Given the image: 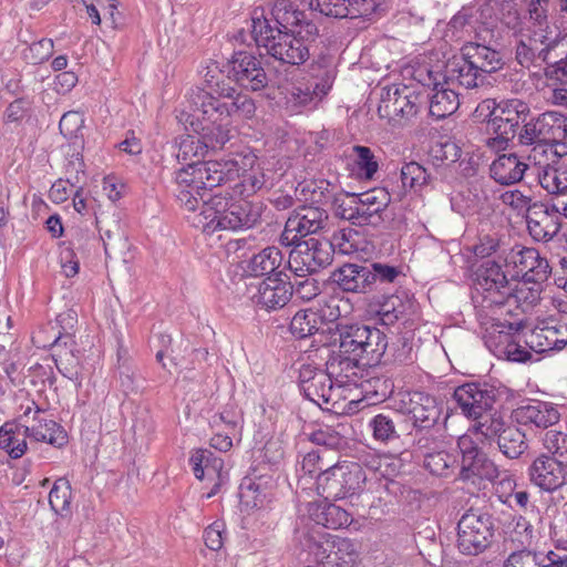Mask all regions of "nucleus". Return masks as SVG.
Instances as JSON below:
<instances>
[{
  "label": "nucleus",
  "mask_w": 567,
  "mask_h": 567,
  "mask_svg": "<svg viewBox=\"0 0 567 567\" xmlns=\"http://www.w3.org/2000/svg\"><path fill=\"white\" fill-rule=\"evenodd\" d=\"M454 463L455 457L444 450L424 454L423 466L435 476L447 477Z\"/></svg>",
  "instance_id": "nucleus-55"
},
{
  "label": "nucleus",
  "mask_w": 567,
  "mask_h": 567,
  "mask_svg": "<svg viewBox=\"0 0 567 567\" xmlns=\"http://www.w3.org/2000/svg\"><path fill=\"white\" fill-rule=\"evenodd\" d=\"M402 416L398 412L379 413L370 419L369 429L375 441L389 444L400 440L398 424Z\"/></svg>",
  "instance_id": "nucleus-40"
},
{
  "label": "nucleus",
  "mask_w": 567,
  "mask_h": 567,
  "mask_svg": "<svg viewBox=\"0 0 567 567\" xmlns=\"http://www.w3.org/2000/svg\"><path fill=\"white\" fill-rule=\"evenodd\" d=\"M284 255L278 247L268 246L255 254L248 261V271L254 277L275 276L279 274Z\"/></svg>",
  "instance_id": "nucleus-39"
},
{
  "label": "nucleus",
  "mask_w": 567,
  "mask_h": 567,
  "mask_svg": "<svg viewBox=\"0 0 567 567\" xmlns=\"http://www.w3.org/2000/svg\"><path fill=\"white\" fill-rule=\"evenodd\" d=\"M499 451L511 460L518 458L528 447L525 434L514 425L507 427L497 439Z\"/></svg>",
  "instance_id": "nucleus-46"
},
{
  "label": "nucleus",
  "mask_w": 567,
  "mask_h": 567,
  "mask_svg": "<svg viewBox=\"0 0 567 567\" xmlns=\"http://www.w3.org/2000/svg\"><path fill=\"white\" fill-rule=\"evenodd\" d=\"M507 396V389L489 382H466L454 389L453 400L467 419L484 416Z\"/></svg>",
  "instance_id": "nucleus-12"
},
{
  "label": "nucleus",
  "mask_w": 567,
  "mask_h": 567,
  "mask_svg": "<svg viewBox=\"0 0 567 567\" xmlns=\"http://www.w3.org/2000/svg\"><path fill=\"white\" fill-rule=\"evenodd\" d=\"M461 52H463V56L471 61L478 73H482L485 81L487 74L495 73L504 66L502 53L488 45L468 42L463 45Z\"/></svg>",
  "instance_id": "nucleus-31"
},
{
  "label": "nucleus",
  "mask_w": 567,
  "mask_h": 567,
  "mask_svg": "<svg viewBox=\"0 0 567 567\" xmlns=\"http://www.w3.org/2000/svg\"><path fill=\"white\" fill-rule=\"evenodd\" d=\"M311 70L310 83L317 90L315 94H317L318 100H321L331 90L337 72L334 68L321 64L312 65Z\"/></svg>",
  "instance_id": "nucleus-59"
},
{
  "label": "nucleus",
  "mask_w": 567,
  "mask_h": 567,
  "mask_svg": "<svg viewBox=\"0 0 567 567\" xmlns=\"http://www.w3.org/2000/svg\"><path fill=\"white\" fill-rule=\"evenodd\" d=\"M546 39L535 35L533 32H526L520 35L519 41L516 44L515 59L523 68L538 66L540 68V61H548V52L542 53V47Z\"/></svg>",
  "instance_id": "nucleus-35"
},
{
  "label": "nucleus",
  "mask_w": 567,
  "mask_h": 567,
  "mask_svg": "<svg viewBox=\"0 0 567 567\" xmlns=\"http://www.w3.org/2000/svg\"><path fill=\"white\" fill-rule=\"evenodd\" d=\"M434 93L430 99L429 112L431 116L441 120L453 114L460 106V93L452 85L443 83L434 84Z\"/></svg>",
  "instance_id": "nucleus-38"
},
{
  "label": "nucleus",
  "mask_w": 567,
  "mask_h": 567,
  "mask_svg": "<svg viewBox=\"0 0 567 567\" xmlns=\"http://www.w3.org/2000/svg\"><path fill=\"white\" fill-rule=\"evenodd\" d=\"M240 178L235 185L241 196H251L265 189L264 168L251 151L236 153L227 159L189 164L175 173V197L188 212L197 209L200 189L214 188Z\"/></svg>",
  "instance_id": "nucleus-2"
},
{
  "label": "nucleus",
  "mask_w": 567,
  "mask_h": 567,
  "mask_svg": "<svg viewBox=\"0 0 567 567\" xmlns=\"http://www.w3.org/2000/svg\"><path fill=\"white\" fill-rule=\"evenodd\" d=\"M72 488L68 480L59 478L54 482L49 493V504L51 509L61 516L70 513Z\"/></svg>",
  "instance_id": "nucleus-54"
},
{
  "label": "nucleus",
  "mask_w": 567,
  "mask_h": 567,
  "mask_svg": "<svg viewBox=\"0 0 567 567\" xmlns=\"http://www.w3.org/2000/svg\"><path fill=\"white\" fill-rule=\"evenodd\" d=\"M414 445L417 450L427 453L440 450L443 443L446 425H440L436 430H414Z\"/></svg>",
  "instance_id": "nucleus-61"
},
{
  "label": "nucleus",
  "mask_w": 567,
  "mask_h": 567,
  "mask_svg": "<svg viewBox=\"0 0 567 567\" xmlns=\"http://www.w3.org/2000/svg\"><path fill=\"white\" fill-rule=\"evenodd\" d=\"M559 445V440L553 442L548 452L536 456L527 468L528 480L540 492L555 493L566 486L567 456Z\"/></svg>",
  "instance_id": "nucleus-10"
},
{
  "label": "nucleus",
  "mask_w": 567,
  "mask_h": 567,
  "mask_svg": "<svg viewBox=\"0 0 567 567\" xmlns=\"http://www.w3.org/2000/svg\"><path fill=\"white\" fill-rule=\"evenodd\" d=\"M208 153L207 148L204 147L199 136H186L179 143V148L176 154V158L179 163L185 164L183 168L187 167L189 164L198 163L199 157H204ZM203 161H200L202 163ZM182 169V167H181ZM179 171V168H178ZM177 169L174 172V174ZM176 185L174 184L173 192L175 193Z\"/></svg>",
  "instance_id": "nucleus-52"
},
{
  "label": "nucleus",
  "mask_w": 567,
  "mask_h": 567,
  "mask_svg": "<svg viewBox=\"0 0 567 567\" xmlns=\"http://www.w3.org/2000/svg\"><path fill=\"white\" fill-rule=\"evenodd\" d=\"M525 323L523 320L515 322L492 323L484 333L486 348L498 359L512 362L525 363L528 361L526 351Z\"/></svg>",
  "instance_id": "nucleus-11"
},
{
  "label": "nucleus",
  "mask_w": 567,
  "mask_h": 567,
  "mask_svg": "<svg viewBox=\"0 0 567 567\" xmlns=\"http://www.w3.org/2000/svg\"><path fill=\"white\" fill-rule=\"evenodd\" d=\"M430 156L436 164L450 165L460 161L462 148L455 141L445 138L433 143Z\"/></svg>",
  "instance_id": "nucleus-56"
},
{
  "label": "nucleus",
  "mask_w": 567,
  "mask_h": 567,
  "mask_svg": "<svg viewBox=\"0 0 567 567\" xmlns=\"http://www.w3.org/2000/svg\"><path fill=\"white\" fill-rule=\"evenodd\" d=\"M295 540L307 553L306 561H313L324 567L326 564L338 565L339 560L348 564L354 561L357 550L348 539L330 535L323 530L299 528L295 532Z\"/></svg>",
  "instance_id": "nucleus-7"
},
{
  "label": "nucleus",
  "mask_w": 567,
  "mask_h": 567,
  "mask_svg": "<svg viewBox=\"0 0 567 567\" xmlns=\"http://www.w3.org/2000/svg\"><path fill=\"white\" fill-rule=\"evenodd\" d=\"M339 348L346 358L340 364L353 365H377L383 351L380 352V344L383 341V332L374 327L365 324H338Z\"/></svg>",
  "instance_id": "nucleus-6"
},
{
  "label": "nucleus",
  "mask_w": 567,
  "mask_h": 567,
  "mask_svg": "<svg viewBox=\"0 0 567 567\" xmlns=\"http://www.w3.org/2000/svg\"><path fill=\"white\" fill-rule=\"evenodd\" d=\"M307 512L308 518H301L295 532L299 528L339 529L348 527L352 522L351 515L344 508L332 503H308Z\"/></svg>",
  "instance_id": "nucleus-22"
},
{
  "label": "nucleus",
  "mask_w": 567,
  "mask_h": 567,
  "mask_svg": "<svg viewBox=\"0 0 567 567\" xmlns=\"http://www.w3.org/2000/svg\"><path fill=\"white\" fill-rule=\"evenodd\" d=\"M457 447L461 453L460 480L493 482L499 476L498 467L470 435L460 436Z\"/></svg>",
  "instance_id": "nucleus-19"
},
{
  "label": "nucleus",
  "mask_w": 567,
  "mask_h": 567,
  "mask_svg": "<svg viewBox=\"0 0 567 567\" xmlns=\"http://www.w3.org/2000/svg\"><path fill=\"white\" fill-rule=\"evenodd\" d=\"M480 107H492L487 126L495 137L487 140V146L496 152L506 150L520 125L530 117L529 104L520 99L503 100L497 104L494 100H486Z\"/></svg>",
  "instance_id": "nucleus-5"
},
{
  "label": "nucleus",
  "mask_w": 567,
  "mask_h": 567,
  "mask_svg": "<svg viewBox=\"0 0 567 567\" xmlns=\"http://www.w3.org/2000/svg\"><path fill=\"white\" fill-rule=\"evenodd\" d=\"M361 388L368 396L384 401L393 393L394 384L389 378L374 377L363 381Z\"/></svg>",
  "instance_id": "nucleus-62"
},
{
  "label": "nucleus",
  "mask_w": 567,
  "mask_h": 567,
  "mask_svg": "<svg viewBox=\"0 0 567 567\" xmlns=\"http://www.w3.org/2000/svg\"><path fill=\"white\" fill-rule=\"evenodd\" d=\"M370 292L379 290L382 286L394 284L401 276L402 269L385 262H368Z\"/></svg>",
  "instance_id": "nucleus-47"
},
{
  "label": "nucleus",
  "mask_w": 567,
  "mask_h": 567,
  "mask_svg": "<svg viewBox=\"0 0 567 567\" xmlns=\"http://www.w3.org/2000/svg\"><path fill=\"white\" fill-rule=\"evenodd\" d=\"M251 301L267 311L284 308L293 296L289 276L284 271L269 276L248 289Z\"/></svg>",
  "instance_id": "nucleus-20"
},
{
  "label": "nucleus",
  "mask_w": 567,
  "mask_h": 567,
  "mask_svg": "<svg viewBox=\"0 0 567 567\" xmlns=\"http://www.w3.org/2000/svg\"><path fill=\"white\" fill-rule=\"evenodd\" d=\"M321 320L316 311L299 310L290 321V332L297 339H305L319 331Z\"/></svg>",
  "instance_id": "nucleus-49"
},
{
  "label": "nucleus",
  "mask_w": 567,
  "mask_h": 567,
  "mask_svg": "<svg viewBox=\"0 0 567 567\" xmlns=\"http://www.w3.org/2000/svg\"><path fill=\"white\" fill-rule=\"evenodd\" d=\"M355 235L357 231L352 228H344L334 231L331 238L328 239L331 255L333 256L336 251L342 255H349L355 251V245L353 243Z\"/></svg>",
  "instance_id": "nucleus-63"
},
{
  "label": "nucleus",
  "mask_w": 567,
  "mask_h": 567,
  "mask_svg": "<svg viewBox=\"0 0 567 567\" xmlns=\"http://www.w3.org/2000/svg\"><path fill=\"white\" fill-rule=\"evenodd\" d=\"M78 323V312L68 309L56 316L55 323L40 330L34 337L33 342L38 348L76 346L75 330Z\"/></svg>",
  "instance_id": "nucleus-24"
},
{
  "label": "nucleus",
  "mask_w": 567,
  "mask_h": 567,
  "mask_svg": "<svg viewBox=\"0 0 567 567\" xmlns=\"http://www.w3.org/2000/svg\"><path fill=\"white\" fill-rule=\"evenodd\" d=\"M13 423H4L0 427V449L6 450L10 457L20 458L27 451V442L25 440L18 441L14 435Z\"/></svg>",
  "instance_id": "nucleus-60"
},
{
  "label": "nucleus",
  "mask_w": 567,
  "mask_h": 567,
  "mask_svg": "<svg viewBox=\"0 0 567 567\" xmlns=\"http://www.w3.org/2000/svg\"><path fill=\"white\" fill-rule=\"evenodd\" d=\"M505 262L513 266L516 276H520L525 284H540L550 274L547 259L540 257L539 251L532 247L515 245L506 255Z\"/></svg>",
  "instance_id": "nucleus-21"
},
{
  "label": "nucleus",
  "mask_w": 567,
  "mask_h": 567,
  "mask_svg": "<svg viewBox=\"0 0 567 567\" xmlns=\"http://www.w3.org/2000/svg\"><path fill=\"white\" fill-rule=\"evenodd\" d=\"M290 247L288 268L295 277L303 278L319 272L333 260L327 238L310 237Z\"/></svg>",
  "instance_id": "nucleus-14"
},
{
  "label": "nucleus",
  "mask_w": 567,
  "mask_h": 567,
  "mask_svg": "<svg viewBox=\"0 0 567 567\" xmlns=\"http://www.w3.org/2000/svg\"><path fill=\"white\" fill-rule=\"evenodd\" d=\"M189 464L192 465L194 475L198 480H203L205 475L209 478L217 480L207 494V498L216 495L220 491V487L227 482V475L221 472L224 461L215 456L209 450H197L194 452L189 458Z\"/></svg>",
  "instance_id": "nucleus-27"
},
{
  "label": "nucleus",
  "mask_w": 567,
  "mask_h": 567,
  "mask_svg": "<svg viewBox=\"0 0 567 567\" xmlns=\"http://www.w3.org/2000/svg\"><path fill=\"white\" fill-rule=\"evenodd\" d=\"M528 164L515 153L499 155L489 166L491 177L501 185L520 182Z\"/></svg>",
  "instance_id": "nucleus-33"
},
{
  "label": "nucleus",
  "mask_w": 567,
  "mask_h": 567,
  "mask_svg": "<svg viewBox=\"0 0 567 567\" xmlns=\"http://www.w3.org/2000/svg\"><path fill=\"white\" fill-rule=\"evenodd\" d=\"M527 229L532 238L536 241L547 243L559 231V217L556 213H550L548 208L535 207L526 216Z\"/></svg>",
  "instance_id": "nucleus-34"
},
{
  "label": "nucleus",
  "mask_w": 567,
  "mask_h": 567,
  "mask_svg": "<svg viewBox=\"0 0 567 567\" xmlns=\"http://www.w3.org/2000/svg\"><path fill=\"white\" fill-rule=\"evenodd\" d=\"M497 519L482 508H470L457 522L456 547L467 556H477L487 550L495 542Z\"/></svg>",
  "instance_id": "nucleus-8"
},
{
  "label": "nucleus",
  "mask_w": 567,
  "mask_h": 567,
  "mask_svg": "<svg viewBox=\"0 0 567 567\" xmlns=\"http://www.w3.org/2000/svg\"><path fill=\"white\" fill-rule=\"evenodd\" d=\"M227 76L246 91L257 92L266 89L269 76L261 56L251 52L235 51L227 63Z\"/></svg>",
  "instance_id": "nucleus-17"
},
{
  "label": "nucleus",
  "mask_w": 567,
  "mask_h": 567,
  "mask_svg": "<svg viewBox=\"0 0 567 567\" xmlns=\"http://www.w3.org/2000/svg\"><path fill=\"white\" fill-rule=\"evenodd\" d=\"M445 84L454 86L456 90L463 87L471 90L485 85L487 82L483 79L482 73L475 69L468 59L463 56V52L458 58H453L445 68Z\"/></svg>",
  "instance_id": "nucleus-28"
},
{
  "label": "nucleus",
  "mask_w": 567,
  "mask_h": 567,
  "mask_svg": "<svg viewBox=\"0 0 567 567\" xmlns=\"http://www.w3.org/2000/svg\"><path fill=\"white\" fill-rule=\"evenodd\" d=\"M401 181L404 188L416 193L431 183L432 176L421 164L409 162L401 168Z\"/></svg>",
  "instance_id": "nucleus-53"
},
{
  "label": "nucleus",
  "mask_w": 567,
  "mask_h": 567,
  "mask_svg": "<svg viewBox=\"0 0 567 567\" xmlns=\"http://www.w3.org/2000/svg\"><path fill=\"white\" fill-rule=\"evenodd\" d=\"M415 300L405 292L382 297L377 316L381 324L390 327L400 320H409L414 313Z\"/></svg>",
  "instance_id": "nucleus-29"
},
{
  "label": "nucleus",
  "mask_w": 567,
  "mask_h": 567,
  "mask_svg": "<svg viewBox=\"0 0 567 567\" xmlns=\"http://www.w3.org/2000/svg\"><path fill=\"white\" fill-rule=\"evenodd\" d=\"M53 350L52 358L58 371L69 380L82 385V364L80 361V350L76 346L49 347Z\"/></svg>",
  "instance_id": "nucleus-36"
},
{
  "label": "nucleus",
  "mask_w": 567,
  "mask_h": 567,
  "mask_svg": "<svg viewBox=\"0 0 567 567\" xmlns=\"http://www.w3.org/2000/svg\"><path fill=\"white\" fill-rule=\"evenodd\" d=\"M540 300V291L538 288H529L525 285L513 288L509 287L508 297H505L501 307L515 306L520 308L523 312L532 310V308Z\"/></svg>",
  "instance_id": "nucleus-50"
},
{
  "label": "nucleus",
  "mask_w": 567,
  "mask_h": 567,
  "mask_svg": "<svg viewBox=\"0 0 567 567\" xmlns=\"http://www.w3.org/2000/svg\"><path fill=\"white\" fill-rule=\"evenodd\" d=\"M352 152L355 155L353 164L357 175L361 179H372L379 169V162L372 150L368 146L354 145Z\"/></svg>",
  "instance_id": "nucleus-51"
},
{
  "label": "nucleus",
  "mask_w": 567,
  "mask_h": 567,
  "mask_svg": "<svg viewBox=\"0 0 567 567\" xmlns=\"http://www.w3.org/2000/svg\"><path fill=\"white\" fill-rule=\"evenodd\" d=\"M511 281L495 260L483 261L475 271V291L482 297V307H501L508 297Z\"/></svg>",
  "instance_id": "nucleus-18"
},
{
  "label": "nucleus",
  "mask_w": 567,
  "mask_h": 567,
  "mask_svg": "<svg viewBox=\"0 0 567 567\" xmlns=\"http://www.w3.org/2000/svg\"><path fill=\"white\" fill-rule=\"evenodd\" d=\"M24 435L54 447H62L68 443L66 431L52 420H39L38 425L24 426Z\"/></svg>",
  "instance_id": "nucleus-41"
},
{
  "label": "nucleus",
  "mask_w": 567,
  "mask_h": 567,
  "mask_svg": "<svg viewBox=\"0 0 567 567\" xmlns=\"http://www.w3.org/2000/svg\"><path fill=\"white\" fill-rule=\"evenodd\" d=\"M331 280L343 292L370 293L367 264H343L331 274Z\"/></svg>",
  "instance_id": "nucleus-30"
},
{
  "label": "nucleus",
  "mask_w": 567,
  "mask_h": 567,
  "mask_svg": "<svg viewBox=\"0 0 567 567\" xmlns=\"http://www.w3.org/2000/svg\"><path fill=\"white\" fill-rule=\"evenodd\" d=\"M188 103L196 118L192 126L208 152L223 150L229 142L230 118L248 120L256 113L255 101L225 82H217L210 91L192 89Z\"/></svg>",
  "instance_id": "nucleus-3"
},
{
  "label": "nucleus",
  "mask_w": 567,
  "mask_h": 567,
  "mask_svg": "<svg viewBox=\"0 0 567 567\" xmlns=\"http://www.w3.org/2000/svg\"><path fill=\"white\" fill-rule=\"evenodd\" d=\"M401 412L408 416L413 430H436L446 425L449 413L437 396L423 391H412L401 402Z\"/></svg>",
  "instance_id": "nucleus-13"
},
{
  "label": "nucleus",
  "mask_w": 567,
  "mask_h": 567,
  "mask_svg": "<svg viewBox=\"0 0 567 567\" xmlns=\"http://www.w3.org/2000/svg\"><path fill=\"white\" fill-rule=\"evenodd\" d=\"M196 195L202 209L193 212L192 223L203 233L213 235L219 230H238L254 227L261 217V205L246 199H236L229 192L218 193L205 199L206 190ZM199 205L197 206V208Z\"/></svg>",
  "instance_id": "nucleus-4"
},
{
  "label": "nucleus",
  "mask_w": 567,
  "mask_h": 567,
  "mask_svg": "<svg viewBox=\"0 0 567 567\" xmlns=\"http://www.w3.org/2000/svg\"><path fill=\"white\" fill-rule=\"evenodd\" d=\"M306 202L312 206L326 205L333 198L334 186L327 179H311L300 183L296 188Z\"/></svg>",
  "instance_id": "nucleus-45"
},
{
  "label": "nucleus",
  "mask_w": 567,
  "mask_h": 567,
  "mask_svg": "<svg viewBox=\"0 0 567 567\" xmlns=\"http://www.w3.org/2000/svg\"><path fill=\"white\" fill-rule=\"evenodd\" d=\"M543 144L564 141L567 137V116L559 112L547 111L538 115Z\"/></svg>",
  "instance_id": "nucleus-43"
},
{
  "label": "nucleus",
  "mask_w": 567,
  "mask_h": 567,
  "mask_svg": "<svg viewBox=\"0 0 567 567\" xmlns=\"http://www.w3.org/2000/svg\"><path fill=\"white\" fill-rule=\"evenodd\" d=\"M548 11L549 6H545L540 3L538 6L536 1L530 0L527 7V16L526 20V32H533L535 35H539L543 39H546L550 33L549 30V20H548Z\"/></svg>",
  "instance_id": "nucleus-48"
},
{
  "label": "nucleus",
  "mask_w": 567,
  "mask_h": 567,
  "mask_svg": "<svg viewBox=\"0 0 567 567\" xmlns=\"http://www.w3.org/2000/svg\"><path fill=\"white\" fill-rule=\"evenodd\" d=\"M377 8L375 0H336L324 16L337 19L367 18L374 13Z\"/></svg>",
  "instance_id": "nucleus-42"
},
{
  "label": "nucleus",
  "mask_w": 567,
  "mask_h": 567,
  "mask_svg": "<svg viewBox=\"0 0 567 567\" xmlns=\"http://www.w3.org/2000/svg\"><path fill=\"white\" fill-rule=\"evenodd\" d=\"M368 480L359 463L336 464L318 475L317 489L326 501L343 499L360 494Z\"/></svg>",
  "instance_id": "nucleus-9"
},
{
  "label": "nucleus",
  "mask_w": 567,
  "mask_h": 567,
  "mask_svg": "<svg viewBox=\"0 0 567 567\" xmlns=\"http://www.w3.org/2000/svg\"><path fill=\"white\" fill-rule=\"evenodd\" d=\"M422 95L410 86L393 84L382 89L378 114L389 122L409 121L419 113Z\"/></svg>",
  "instance_id": "nucleus-16"
},
{
  "label": "nucleus",
  "mask_w": 567,
  "mask_h": 567,
  "mask_svg": "<svg viewBox=\"0 0 567 567\" xmlns=\"http://www.w3.org/2000/svg\"><path fill=\"white\" fill-rule=\"evenodd\" d=\"M306 399L313 402L323 410H331L328 405L333 401V383L328 372L318 373L315 381L305 386L301 392Z\"/></svg>",
  "instance_id": "nucleus-44"
},
{
  "label": "nucleus",
  "mask_w": 567,
  "mask_h": 567,
  "mask_svg": "<svg viewBox=\"0 0 567 567\" xmlns=\"http://www.w3.org/2000/svg\"><path fill=\"white\" fill-rule=\"evenodd\" d=\"M513 416L519 424L534 425L538 429H547L560 419L558 410L553 404L540 401L518 406L514 410Z\"/></svg>",
  "instance_id": "nucleus-32"
},
{
  "label": "nucleus",
  "mask_w": 567,
  "mask_h": 567,
  "mask_svg": "<svg viewBox=\"0 0 567 567\" xmlns=\"http://www.w3.org/2000/svg\"><path fill=\"white\" fill-rule=\"evenodd\" d=\"M309 440L316 445L323 446L329 450H339L344 445V437L330 426H323L313 431L309 435Z\"/></svg>",
  "instance_id": "nucleus-64"
},
{
  "label": "nucleus",
  "mask_w": 567,
  "mask_h": 567,
  "mask_svg": "<svg viewBox=\"0 0 567 567\" xmlns=\"http://www.w3.org/2000/svg\"><path fill=\"white\" fill-rule=\"evenodd\" d=\"M275 481L270 475H254L243 480L239 486L240 505L245 509H259L270 503Z\"/></svg>",
  "instance_id": "nucleus-26"
},
{
  "label": "nucleus",
  "mask_w": 567,
  "mask_h": 567,
  "mask_svg": "<svg viewBox=\"0 0 567 567\" xmlns=\"http://www.w3.org/2000/svg\"><path fill=\"white\" fill-rule=\"evenodd\" d=\"M348 198L357 199L359 208L358 226L378 227L383 224L388 217L386 209L391 203L390 193L383 187H375L360 194H347Z\"/></svg>",
  "instance_id": "nucleus-23"
},
{
  "label": "nucleus",
  "mask_w": 567,
  "mask_h": 567,
  "mask_svg": "<svg viewBox=\"0 0 567 567\" xmlns=\"http://www.w3.org/2000/svg\"><path fill=\"white\" fill-rule=\"evenodd\" d=\"M329 214L319 206L302 205L295 209L286 220L279 236L280 245L290 247L307 236L319 234L328 227Z\"/></svg>",
  "instance_id": "nucleus-15"
},
{
  "label": "nucleus",
  "mask_w": 567,
  "mask_h": 567,
  "mask_svg": "<svg viewBox=\"0 0 567 567\" xmlns=\"http://www.w3.org/2000/svg\"><path fill=\"white\" fill-rule=\"evenodd\" d=\"M528 352V361L533 359V353H545L553 350H561L567 344V327H544L535 329H525V340H523Z\"/></svg>",
  "instance_id": "nucleus-25"
},
{
  "label": "nucleus",
  "mask_w": 567,
  "mask_h": 567,
  "mask_svg": "<svg viewBox=\"0 0 567 567\" xmlns=\"http://www.w3.org/2000/svg\"><path fill=\"white\" fill-rule=\"evenodd\" d=\"M474 430L476 433L483 435L486 440L498 439L499 434L507 427L501 415L496 413L486 412L484 416L474 419Z\"/></svg>",
  "instance_id": "nucleus-58"
},
{
  "label": "nucleus",
  "mask_w": 567,
  "mask_h": 567,
  "mask_svg": "<svg viewBox=\"0 0 567 567\" xmlns=\"http://www.w3.org/2000/svg\"><path fill=\"white\" fill-rule=\"evenodd\" d=\"M33 114L32 101L28 97H18L13 100L3 112V124L21 125L28 122Z\"/></svg>",
  "instance_id": "nucleus-57"
},
{
  "label": "nucleus",
  "mask_w": 567,
  "mask_h": 567,
  "mask_svg": "<svg viewBox=\"0 0 567 567\" xmlns=\"http://www.w3.org/2000/svg\"><path fill=\"white\" fill-rule=\"evenodd\" d=\"M383 353L377 359V364L402 365L410 364L414 360L412 341L406 337H398L391 343L388 342L383 332V341L380 344ZM382 351V349H380Z\"/></svg>",
  "instance_id": "nucleus-37"
},
{
  "label": "nucleus",
  "mask_w": 567,
  "mask_h": 567,
  "mask_svg": "<svg viewBox=\"0 0 567 567\" xmlns=\"http://www.w3.org/2000/svg\"><path fill=\"white\" fill-rule=\"evenodd\" d=\"M270 16L254 11L251 38L256 45L281 64H303L310 56L311 44L319 37L312 13L290 0H276Z\"/></svg>",
  "instance_id": "nucleus-1"
}]
</instances>
